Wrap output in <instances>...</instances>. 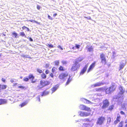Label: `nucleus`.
<instances>
[{
  "label": "nucleus",
  "mask_w": 127,
  "mask_h": 127,
  "mask_svg": "<svg viewBox=\"0 0 127 127\" xmlns=\"http://www.w3.org/2000/svg\"><path fill=\"white\" fill-rule=\"evenodd\" d=\"M122 107L123 108V109H125L126 108L125 106L124 105H123L122 106Z\"/></svg>",
  "instance_id": "obj_60"
},
{
  "label": "nucleus",
  "mask_w": 127,
  "mask_h": 127,
  "mask_svg": "<svg viewBox=\"0 0 127 127\" xmlns=\"http://www.w3.org/2000/svg\"><path fill=\"white\" fill-rule=\"evenodd\" d=\"M123 127V122H121L119 124V125L118 127Z\"/></svg>",
  "instance_id": "obj_37"
},
{
  "label": "nucleus",
  "mask_w": 127,
  "mask_h": 127,
  "mask_svg": "<svg viewBox=\"0 0 127 127\" xmlns=\"http://www.w3.org/2000/svg\"><path fill=\"white\" fill-rule=\"evenodd\" d=\"M58 48H59L61 49L62 50H63V48L62 47H61L60 45H59L58 46Z\"/></svg>",
  "instance_id": "obj_50"
},
{
  "label": "nucleus",
  "mask_w": 127,
  "mask_h": 127,
  "mask_svg": "<svg viewBox=\"0 0 127 127\" xmlns=\"http://www.w3.org/2000/svg\"><path fill=\"white\" fill-rule=\"evenodd\" d=\"M41 77L43 79H45L46 77V74L44 73H43L42 74H41Z\"/></svg>",
  "instance_id": "obj_23"
},
{
  "label": "nucleus",
  "mask_w": 127,
  "mask_h": 127,
  "mask_svg": "<svg viewBox=\"0 0 127 127\" xmlns=\"http://www.w3.org/2000/svg\"><path fill=\"white\" fill-rule=\"evenodd\" d=\"M75 48L74 47H73L72 48V49H73V50H74Z\"/></svg>",
  "instance_id": "obj_61"
},
{
  "label": "nucleus",
  "mask_w": 127,
  "mask_h": 127,
  "mask_svg": "<svg viewBox=\"0 0 127 127\" xmlns=\"http://www.w3.org/2000/svg\"><path fill=\"white\" fill-rule=\"evenodd\" d=\"M37 72L39 73H42V71L40 69L37 68L36 69Z\"/></svg>",
  "instance_id": "obj_26"
},
{
  "label": "nucleus",
  "mask_w": 127,
  "mask_h": 127,
  "mask_svg": "<svg viewBox=\"0 0 127 127\" xmlns=\"http://www.w3.org/2000/svg\"><path fill=\"white\" fill-rule=\"evenodd\" d=\"M71 81V80L70 79L69 77V78L68 79L66 83V85H68Z\"/></svg>",
  "instance_id": "obj_28"
},
{
  "label": "nucleus",
  "mask_w": 127,
  "mask_h": 127,
  "mask_svg": "<svg viewBox=\"0 0 127 127\" xmlns=\"http://www.w3.org/2000/svg\"><path fill=\"white\" fill-rule=\"evenodd\" d=\"M120 92L119 94V95L120 97L123 94L124 92L125 91V89L122 86H120L119 88Z\"/></svg>",
  "instance_id": "obj_8"
},
{
  "label": "nucleus",
  "mask_w": 127,
  "mask_h": 127,
  "mask_svg": "<svg viewBox=\"0 0 127 127\" xmlns=\"http://www.w3.org/2000/svg\"><path fill=\"white\" fill-rule=\"evenodd\" d=\"M59 69L60 71H64V68L62 66H60L59 68Z\"/></svg>",
  "instance_id": "obj_35"
},
{
  "label": "nucleus",
  "mask_w": 127,
  "mask_h": 127,
  "mask_svg": "<svg viewBox=\"0 0 127 127\" xmlns=\"http://www.w3.org/2000/svg\"><path fill=\"white\" fill-rule=\"evenodd\" d=\"M45 67L46 68H51V66L49 64H47L45 65Z\"/></svg>",
  "instance_id": "obj_32"
},
{
  "label": "nucleus",
  "mask_w": 127,
  "mask_h": 127,
  "mask_svg": "<svg viewBox=\"0 0 127 127\" xmlns=\"http://www.w3.org/2000/svg\"><path fill=\"white\" fill-rule=\"evenodd\" d=\"M68 76V74L67 73H63L59 75V78L60 79L65 80L66 79V77Z\"/></svg>",
  "instance_id": "obj_4"
},
{
  "label": "nucleus",
  "mask_w": 127,
  "mask_h": 127,
  "mask_svg": "<svg viewBox=\"0 0 127 127\" xmlns=\"http://www.w3.org/2000/svg\"><path fill=\"white\" fill-rule=\"evenodd\" d=\"M37 8L38 10H39L40 8V6L38 5H37Z\"/></svg>",
  "instance_id": "obj_52"
},
{
  "label": "nucleus",
  "mask_w": 127,
  "mask_h": 127,
  "mask_svg": "<svg viewBox=\"0 0 127 127\" xmlns=\"http://www.w3.org/2000/svg\"><path fill=\"white\" fill-rule=\"evenodd\" d=\"M57 15V14L56 13H55L53 15V16L54 17H55V16Z\"/></svg>",
  "instance_id": "obj_57"
},
{
  "label": "nucleus",
  "mask_w": 127,
  "mask_h": 127,
  "mask_svg": "<svg viewBox=\"0 0 127 127\" xmlns=\"http://www.w3.org/2000/svg\"><path fill=\"white\" fill-rule=\"evenodd\" d=\"M88 66L87 64H86L84 67L83 68L80 72V74L83 75L86 71Z\"/></svg>",
  "instance_id": "obj_11"
},
{
  "label": "nucleus",
  "mask_w": 127,
  "mask_h": 127,
  "mask_svg": "<svg viewBox=\"0 0 127 127\" xmlns=\"http://www.w3.org/2000/svg\"><path fill=\"white\" fill-rule=\"evenodd\" d=\"M22 29H23V30H27V31H30V29H29L28 28H27V27H26L25 26H23V27H22Z\"/></svg>",
  "instance_id": "obj_31"
},
{
  "label": "nucleus",
  "mask_w": 127,
  "mask_h": 127,
  "mask_svg": "<svg viewBox=\"0 0 127 127\" xmlns=\"http://www.w3.org/2000/svg\"><path fill=\"white\" fill-rule=\"evenodd\" d=\"M80 66V64L75 62L72 67L71 70L72 71H75L79 69Z\"/></svg>",
  "instance_id": "obj_3"
},
{
  "label": "nucleus",
  "mask_w": 127,
  "mask_h": 127,
  "mask_svg": "<svg viewBox=\"0 0 127 127\" xmlns=\"http://www.w3.org/2000/svg\"><path fill=\"white\" fill-rule=\"evenodd\" d=\"M40 95H38L37 97V99L39 101H40Z\"/></svg>",
  "instance_id": "obj_43"
},
{
  "label": "nucleus",
  "mask_w": 127,
  "mask_h": 127,
  "mask_svg": "<svg viewBox=\"0 0 127 127\" xmlns=\"http://www.w3.org/2000/svg\"><path fill=\"white\" fill-rule=\"evenodd\" d=\"M82 101L84 102V103H87V104H90L91 102L90 101L88 100L85 99H81Z\"/></svg>",
  "instance_id": "obj_15"
},
{
  "label": "nucleus",
  "mask_w": 127,
  "mask_h": 127,
  "mask_svg": "<svg viewBox=\"0 0 127 127\" xmlns=\"http://www.w3.org/2000/svg\"><path fill=\"white\" fill-rule=\"evenodd\" d=\"M100 58L101 59V62L102 64H105L106 63V60L105 57V55L102 53L100 55Z\"/></svg>",
  "instance_id": "obj_7"
},
{
  "label": "nucleus",
  "mask_w": 127,
  "mask_h": 127,
  "mask_svg": "<svg viewBox=\"0 0 127 127\" xmlns=\"http://www.w3.org/2000/svg\"><path fill=\"white\" fill-rule=\"evenodd\" d=\"M86 48L87 49L88 51L92 52L93 51V48L92 46H90L88 45H87Z\"/></svg>",
  "instance_id": "obj_13"
},
{
  "label": "nucleus",
  "mask_w": 127,
  "mask_h": 127,
  "mask_svg": "<svg viewBox=\"0 0 127 127\" xmlns=\"http://www.w3.org/2000/svg\"><path fill=\"white\" fill-rule=\"evenodd\" d=\"M29 40L31 41H33V39L31 37H30L29 38Z\"/></svg>",
  "instance_id": "obj_55"
},
{
  "label": "nucleus",
  "mask_w": 127,
  "mask_h": 127,
  "mask_svg": "<svg viewBox=\"0 0 127 127\" xmlns=\"http://www.w3.org/2000/svg\"><path fill=\"white\" fill-rule=\"evenodd\" d=\"M49 94V92L47 91H44L42 93V94L41 95V96H45Z\"/></svg>",
  "instance_id": "obj_17"
},
{
  "label": "nucleus",
  "mask_w": 127,
  "mask_h": 127,
  "mask_svg": "<svg viewBox=\"0 0 127 127\" xmlns=\"http://www.w3.org/2000/svg\"><path fill=\"white\" fill-rule=\"evenodd\" d=\"M6 87L7 86L6 85H1L0 88H1L2 89H5L6 88Z\"/></svg>",
  "instance_id": "obj_29"
},
{
  "label": "nucleus",
  "mask_w": 127,
  "mask_h": 127,
  "mask_svg": "<svg viewBox=\"0 0 127 127\" xmlns=\"http://www.w3.org/2000/svg\"><path fill=\"white\" fill-rule=\"evenodd\" d=\"M50 76H51L52 78H53L54 77V75L53 73H51L50 74Z\"/></svg>",
  "instance_id": "obj_56"
},
{
  "label": "nucleus",
  "mask_w": 127,
  "mask_h": 127,
  "mask_svg": "<svg viewBox=\"0 0 127 127\" xmlns=\"http://www.w3.org/2000/svg\"><path fill=\"white\" fill-rule=\"evenodd\" d=\"M119 122H118L116 120L114 122V124L115 125L117 124Z\"/></svg>",
  "instance_id": "obj_46"
},
{
  "label": "nucleus",
  "mask_w": 127,
  "mask_h": 127,
  "mask_svg": "<svg viewBox=\"0 0 127 127\" xmlns=\"http://www.w3.org/2000/svg\"><path fill=\"white\" fill-rule=\"evenodd\" d=\"M79 108L80 109L82 110L87 111H91V109L90 108L83 105H80L79 106Z\"/></svg>",
  "instance_id": "obj_6"
},
{
  "label": "nucleus",
  "mask_w": 127,
  "mask_h": 127,
  "mask_svg": "<svg viewBox=\"0 0 127 127\" xmlns=\"http://www.w3.org/2000/svg\"><path fill=\"white\" fill-rule=\"evenodd\" d=\"M19 88H21L22 89H24L25 88V87L22 86H19L18 87Z\"/></svg>",
  "instance_id": "obj_48"
},
{
  "label": "nucleus",
  "mask_w": 127,
  "mask_h": 127,
  "mask_svg": "<svg viewBox=\"0 0 127 127\" xmlns=\"http://www.w3.org/2000/svg\"><path fill=\"white\" fill-rule=\"evenodd\" d=\"M104 84L102 82H99L96 83L95 84H93V86L94 87H98L103 85Z\"/></svg>",
  "instance_id": "obj_10"
},
{
  "label": "nucleus",
  "mask_w": 127,
  "mask_h": 127,
  "mask_svg": "<svg viewBox=\"0 0 127 127\" xmlns=\"http://www.w3.org/2000/svg\"><path fill=\"white\" fill-rule=\"evenodd\" d=\"M7 102V100L5 99H0V105L6 104Z\"/></svg>",
  "instance_id": "obj_14"
},
{
  "label": "nucleus",
  "mask_w": 127,
  "mask_h": 127,
  "mask_svg": "<svg viewBox=\"0 0 127 127\" xmlns=\"http://www.w3.org/2000/svg\"><path fill=\"white\" fill-rule=\"evenodd\" d=\"M32 21L35 22H36V21H31V22H32Z\"/></svg>",
  "instance_id": "obj_63"
},
{
  "label": "nucleus",
  "mask_w": 127,
  "mask_h": 127,
  "mask_svg": "<svg viewBox=\"0 0 127 127\" xmlns=\"http://www.w3.org/2000/svg\"><path fill=\"white\" fill-rule=\"evenodd\" d=\"M114 107L113 105H111L108 108V110H111L112 109H113Z\"/></svg>",
  "instance_id": "obj_27"
},
{
  "label": "nucleus",
  "mask_w": 127,
  "mask_h": 127,
  "mask_svg": "<svg viewBox=\"0 0 127 127\" xmlns=\"http://www.w3.org/2000/svg\"><path fill=\"white\" fill-rule=\"evenodd\" d=\"M21 56L23 58H29L31 59L32 58H31L30 56L28 55H24V54H22L21 55Z\"/></svg>",
  "instance_id": "obj_22"
},
{
  "label": "nucleus",
  "mask_w": 127,
  "mask_h": 127,
  "mask_svg": "<svg viewBox=\"0 0 127 127\" xmlns=\"http://www.w3.org/2000/svg\"><path fill=\"white\" fill-rule=\"evenodd\" d=\"M125 65V64L124 63H121L119 67L120 68L119 70L122 69L124 68Z\"/></svg>",
  "instance_id": "obj_18"
},
{
  "label": "nucleus",
  "mask_w": 127,
  "mask_h": 127,
  "mask_svg": "<svg viewBox=\"0 0 127 127\" xmlns=\"http://www.w3.org/2000/svg\"><path fill=\"white\" fill-rule=\"evenodd\" d=\"M36 80H35L34 81H33V80H32V82H31L32 83H35V82H36Z\"/></svg>",
  "instance_id": "obj_54"
},
{
  "label": "nucleus",
  "mask_w": 127,
  "mask_h": 127,
  "mask_svg": "<svg viewBox=\"0 0 127 127\" xmlns=\"http://www.w3.org/2000/svg\"><path fill=\"white\" fill-rule=\"evenodd\" d=\"M79 113L81 116L86 117L90 115V113H89L81 111L79 112Z\"/></svg>",
  "instance_id": "obj_9"
},
{
  "label": "nucleus",
  "mask_w": 127,
  "mask_h": 127,
  "mask_svg": "<svg viewBox=\"0 0 127 127\" xmlns=\"http://www.w3.org/2000/svg\"><path fill=\"white\" fill-rule=\"evenodd\" d=\"M48 18L50 20H52L53 19V18L51 17L50 15H48Z\"/></svg>",
  "instance_id": "obj_40"
},
{
  "label": "nucleus",
  "mask_w": 127,
  "mask_h": 127,
  "mask_svg": "<svg viewBox=\"0 0 127 127\" xmlns=\"http://www.w3.org/2000/svg\"><path fill=\"white\" fill-rule=\"evenodd\" d=\"M50 84V82L47 81H44V84H43V86L48 85Z\"/></svg>",
  "instance_id": "obj_19"
},
{
  "label": "nucleus",
  "mask_w": 127,
  "mask_h": 127,
  "mask_svg": "<svg viewBox=\"0 0 127 127\" xmlns=\"http://www.w3.org/2000/svg\"><path fill=\"white\" fill-rule=\"evenodd\" d=\"M120 113L122 115H125V113L122 111H121L120 112Z\"/></svg>",
  "instance_id": "obj_51"
},
{
  "label": "nucleus",
  "mask_w": 127,
  "mask_h": 127,
  "mask_svg": "<svg viewBox=\"0 0 127 127\" xmlns=\"http://www.w3.org/2000/svg\"><path fill=\"white\" fill-rule=\"evenodd\" d=\"M95 64V62L93 63L90 66L87 72L88 73L94 67Z\"/></svg>",
  "instance_id": "obj_12"
},
{
  "label": "nucleus",
  "mask_w": 127,
  "mask_h": 127,
  "mask_svg": "<svg viewBox=\"0 0 127 127\" xmlns=\"http://www.w3.org/2000/svg\"><path fill=\"white\" fill-rule=\"evenodd\" d=\"M83 60V58L79 57L75 60V62H77V63H79L81 61Z\"/></svg>",
  "instance_id": "obj_20"
},
{
  "label": "nucleus",
  "mask_w": 127,
  "mask_h": 127,
  "mask_svg": "<svg viewBox=\"0 0 127 127\" xmlns=\"http://www.w3.org/2000/svg\"><path fill=\"white\" fill-rule=\"evenodd\" d=\"M109 102L108 100L106 99L103 101V105L101 108L102 109H105L109 105Z\"/></svg>",
  "instance_id": "obj_5"
},
{
  "label": "nucleus",
  "mask_w": 127,
  "mask_h": 127,
  "mask_svg": "<svg viewBox=\"0 0 127 127\" xmlns=\"http://www.w3.org/2000/svg\"><path fill=\"white\" fill-rule=\"evenodd\" d=\"M24 81H27L29 80L28 78L25 77L23 79Z\"/></svg>",
  "instance_id": "obj_39"
},
{
  "label": "nucleus",
  "mask_w": 127,
  "mask_h": 127,
  "mask_svg": "<svg viewBox=\"0 0 127 127\" xmlns=\"http://www.w3.org/2000/svg\"><path fill=\"white\" fill-rule=\"evenodd\" d=\"M105 120V118L104 117L100 116L98 118L96 124L98 125H101L103 124Z\"/></svg>",
  "instance_id": "obj_2"
},
{
  "label": "nucleus",
  "mask_w": 127,
  "mask_h": 127,
  "mask_svg": "<svg viewBox=\"0 0 127 127\" xmlns=\"http://www.w3.org/2000/svg\"><path fill=\"white\" fill-rule=\"evenodd\" d=\"M116 88V86L114 83H112L111 86L107 88L105 90V92L106 94H109L114 91Z\"/></svg>",
  "instance_id": "obj_1"
},
{
  "label": "nucleus",
  "mask_w": 127,
  "mask_h": 127,
  "mask_svg": "<svg viewBox=\"0 0 127 127\" xmlns=\"http://www.w3.org/2000/svg\"><path fill=\"white\" fill-rule=\"evenodd\" d=\"M85 17L86 18H87L88 19H90V20H91V17H90V16L88 17Z\"/></svg>",
  "instance_id": "obj_58"
},
{
  "label": "nucleus",
  "mask_w": 127,
  "mask_h": 127,
  "mask_svg": "<svg viewBox=\"0 0 127 127\" xmlns=\"http://www.w3.org/2000/svg\"><path fill=\"white\" fill-rule=\"evenodd\" d=\"M40 83L41 85L43 86V84H44V82H43L42 80H41L40 81Z\"/></svg>",
  "instance_id": "obj_44"
},
{
  "label": "nucleus",
  "mask_w": 127,
  "mask_h": 127,
  "mask_svg": "<svg viewBox=\"0 0 127 127\" xmlns=\"http://www.w3.org/2000/svg\"><path fill=\"white\" fill-rule=\"evenodd\" d=\"M49 71L48 70H46L45 72L46 74H48L49 73Z\"/></svg>",
  "instance_id": "obj_49"
},
{
  "label": "nucleus",
  "mask_w": 127,
  "mask_h": 127,
  "mask_svg": "<svg viewBox=\"0 0 127 127\" xmlns=\"http://www.w3.org/2000/svg\"><path fill=\"white\" fill-rule=\"evenodd\" d=\"M56 68L55 67H53L52 69V72H54L56 70Z\"/></svg>",
  "instance_id": "obj_38"
},
{
  "label": "nucleus",
  "mask_w": 127,
  "mask_h": 127,
  "mask_svg": "<svg viewBox=\"0 0 127 127\" xmlns=\"http://www.w3.org/2000/svg\"><path fill=\"white\" fill-rule=\"evenodd\" d=\"M20 35L22 36H25V37H27L26 36V35H25V33L23 32H20Z\"/></svg>",
  "instance_id": "obj_36"
},
{
  "label": "nucleus",
  "mask_w": 127,
  "mask_h": 127,
  "mask_svg": "<svg viewBox=\"0 0 127 127\" xmlns=\"http://www.w3.org/2000/svg\"><path fill=\"white\" fill-rule=\"evenodd\" d=\"M118 100L119 103H121L122 102L123 100V99L122 98H119Z\"/></svg>",
  "instance_id": "obj_30"
},
{
  "label": "nucleus",
  "mask_w": 127,
  "mask_h": 127,
  "mask_svg": "<svg viewBox=\"0 0 127 127\" xmlns=\"http://www.w3.org/2000/svg\"><path fill=\"white\" fill-rule=\"evenodd\" d=\"M80 46L78 44H76L75 45V47L76 48L78 49L79 48Z\"/></svg>",
  "instance_id": "obj_45"
},
{
  "label": "nucleus",
  "mask_w": 127,
  "mask_h": 127,
  "mask_svg": "<svg viewBox=\"0 0 127 127\" xmlns=\"http://www.w3.org/2000/svg\"><path fill=\"white\" fill-rule=\"evenodd\" d=\"M125 127H127V124L125 125Z\"/></svg>",
  "instance_id": "obj_62"
},
{
  "label": "nucleus",
  "mask_w": 127,
  "mask_h": 127,
  "mask_svg": "<svg viewBox=\"0 0 127 127\" xmlns=\"http://www.w3.org/2000/svg\"><path fill=\"white\" fill-rule=\"evenodd\" d=\"M13 35V37L16 38L17 37V34L15 32H14L12 33Z\"/></svg>",
  "instance_id": "obj_25"
},
{
  "label": "nucleus",
  "mask_w": 127,
  "mask_h": 127,
  "mask_svg": "<svg viewBox=\"0 0 127 127\" xmlns=\"http://www.w3.org/2000/svg\"><path fill=\"white\" fill-rule=\"evenodd\" d=\"M111 118H108L107 119V123L109 122V123L111 122Z\"/></svg>",
  "instance_id": "obj_47"
},
{
  "label": "nucleus",
  "mask_w": 127,
  "mask_h": 127,
  "mask_svg": "<svg viewBox=\"0 0 127 127\" xmlns=\"http://www.w3.org/2000/svg\"><path fill=\"white\" fill-rule=\"evenodd\" d=\"M29 101V100H27L25 102L22 103V104L21 105V107L26 105L28 103Z\"/></svg>",
  "instance_id": "obj_21"
},
{
  "label": "nucleus",
  "mask_w": 127,
  "mask_h": 127,
  "mask_svg": "<svg viewBox=\"0 0 127 127\" xmlns=\"http://www.w3.org/2000/svg\"><path fill=\"white\" fill-rule=\"evenodd\" d=\"M47 46H48V47L50 48H53L54 47L51 44H47Z\"/></svg>",
  "instance_id": "obj_33"
},
{
  "label": "nucleus",
  "mask_w": 127,
  "mask_h": 127,
  "mask_svg": "<svg viewBox=\"0 0 127 127\" xmlns=\"http://www.w3.org/2000/svg\"><path fill=\"white\" fill-rule=\"evenodd\" d=\"M28 77L29 79H32V80H33L34 78V77L32 74H30L29 75Z\"/></svg>",
  "instance_id": "obj_24"
},
{
  "label": "nucleus",
  "mask_w": 127,
  "mask_h": 127,
  "mask_svg": "<svg viewBox=\"0 0 127 127\" xmlns=\"http://www.w3.org/2000/svg\"><path fill=\"white\" fill-rule=\"evenodd\" d=\"M55 63L56 65L58 66L59 64V61H55Z\"/></svg>",
  "instance_id": "obj_34"
},
{
  "label": "nucleus",
  "mask_w": 127,
  "mask_h": 127,
  "mask_svg": "<svg viewBox=\"0 0 127 127\" xmlns=\"http://www.w3.org/2000/svg\"><path fill=\"white\" fill-rule=\"evenodd\" d=\"M120 117L119 116H117L116 118V120L118 122H119L120 121Z\"/></svg>",
  "instance_id": "obj_41"
},
{
  "label": "nucleus",
  "mask_w": 127,
  "mask_h": 127,
  "mask_svg": "<svg viewBox=\"0 0 127 127\" xmlns=\"http://www.w3.org/2000/svg\"><path fill=\"white\" fill-rule=\"evenodd\" d=\"M10 81L12 83L14 81V79H12L10 80Z\"/></svg>",
  "instance_id": "obj_59"
},
{
  "label": "nucleus",
  "mask_w": 127,
  "mask_h": 127,
  "mask_svg": "<svg viewBox=\"0 0 127 127\" xmlns=\"http://www.w3.org/2000/svg\"><path fill=\"white\" fill-rule=\"evenodd\" d=\"M61 62L64 64H66L67 63L65 61H62Z\"/></svg>",
  "instance_id": "obj_42"
},
{
  "label": "nucleus",
  "mask_w": 127,
  "mask_h": 127,
  "mask_svg": "<svg viewBox=\"0 0 127 127\" xmlns=\"http://www.w3.org/2000/svg\"><path fill=\"white\" fill-rule=\"evenodd\" d=\"M2 81L3 82H5V80L3 78H2L1 79Z\"/></svg>",
  "instance_id": "obj_53"
},
{
  "label": "nucleus",
  "mask_w": 127,
  "mask_h": 127,
  "mask_svg": "<svg viewBox=\"0 0 127 127\" xmlns=\"http://www.w3.org/2000/svg\"><path fill=\"white\" fill-rule=\"evenodd\" d=\"M58 87L59 86L58 85H56L52 89V93L55 91L58 88Z\"/></svg>",
  "instance_id": "obj_16"
},
{
  "label": "nucleus",
  "mask_w": 127,
  "mask_h": 127,
  "mask_svg": "<svg viewBox=\"0 0 127 127\" xmlns=\"http://www.w3.org/2000/svg\"><path fill=\"white\" fill-rule=\"evenodd\" d=\"M20 78H22V77H21Z\"/></svg>",
  "instance_id": "obj_64"
}]
</instances>
